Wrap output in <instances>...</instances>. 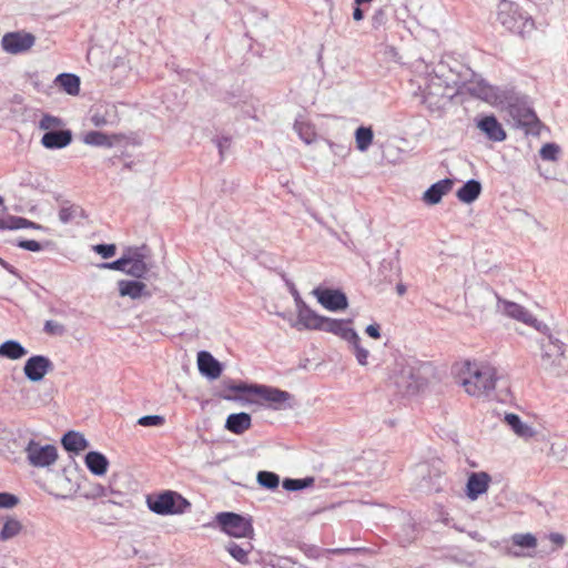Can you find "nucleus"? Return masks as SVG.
Segmentation results:
<instances>
[{"label": "nucleus", "mask_w": 568, "mask_h": 568, "mask_svg": "<svg viewBox=\"0 0 568 568\" xmlns=\"http://www.w3.org/2000/svg\"><path fill=\"white\" fill-rule=\"evenodd\" d=\"M549 540L551 542H554L558 548H561L564 545H565V537L564 535L559 534V532H551L549 534L548 536Z\"/></svg>", "instance_id": "6e6d98bb"}, {"label": "nucleus", "mask_w": 568, "mask_h": 568, "mask_svg": "<svg viewBox=\"0 0 568 568\" xmlns=\"http://www.w3.org/2000/svg\"><path fill=\"white\" fill-rule=\"evenodd\" d=\"M64 121L52 114H43L38 122V128L44 131L41 145L48 150H60L69 146L73 140L72 131L65 129Z\"/></svg>", "instance_id": "20e7f679"}, {"label": "nucleus", "mask_w": 568, "mask_h": 568, "mask_svg": "<svg viewBox=\"0 0 568 568\" xmlns=\"http://www.w3.org/2000/svg\"><path fill=\"white\" fill-rule=\"evenodd\" d=\"M53 368V363L48 356L32 355L24 363L23 374L28 381L39 383L51 373Z\"/></svg>", "instance_id": "4468645a"}, {"label": "nucleus", "mask_w": 568, "mask_h": 568, "mask_svg": "<svg viewBox=\"0 0 568 568\" xmlns=\"http://www.w3.org/2000/svg\"><path fill=\"white\" fill-rule=\"evenodd\" d=\"M18 504V498L8 493H0V508H12Z\"/></svg>", "instance_id": "09e8293b"}, {"label": "nucleus", "mask_w": 568, "mask_h": 568, "mask_svg": "<svg viewBox=\"0 0 568 568\" xmlns=\"http://www.w3.org/2000/svg\"><path fill=\"white\" fill-rule=\"evenodd\" d=\"M30 225H32V221L21 216H8L3 219V230L29 229Z\"/></svg>", "instance_id": "ea45409f"}, {"label": "nucleus", "mask_w": 568, "mask_h": 568, "mask_svg": "<svg viewBox=\"0 0 568 568\" xmlns=\"http://www.w3.org/2000/svg\"><path fill=\"white\" fill-rule=\"evenodd\" d=\"M61 443L65 450L74 453L82 452L89 446V443L84 436L77 432H68L64 434Z\"/></svg>", "instance_id": "7c9ffc66"}, {"label": "nucleus", "mask_w": 568, "mask_h": 568, "mask_svg": "<svg viewBox=\"0 0 568 568\" xmlns=\"http://www.w3.org/2000/svg\"><path fill=\"white\" fill-rule=\"evenodd\" d=\"M455 373L465 392L474 397L488 396L496 387L497 369L487 363L464 361Z\"/></svg>", "instance_id": "f03ea898"}, {"label": "nucleus", "mask_w": 568, "mask_h": 568, "mask_svg": "<svg viewBox=\"0 0 568 568\" xmlns=\"http://www.w3.org/2000/svg\"><path fill=\"white\" fill-rule=\"evenodd\" d=\"M384 20H385V12L382 9H379L375 12V14L373 17V26L375 28H377L378 26L384 23Z\"/></svg>", "instance_id": "13d9d810"}, {"label": "nucleus", "mask_w": 568, "mask_h": 568, "mask_svg": "<svg viewBox=\"0 0 568 568\" xmlns=\"http://www.w3.org/2000/svg\"><path fill=\"white\" fill-rule=\"evenodd\" d=\"M496 20L508 32L526 38L535 30V21L519 3L499 0L496 6Z\"/></svg>", "instance_id": "7ed1b4c3"}, {"label": "nucleus", "mask_w": 568, "mask_h": 568, "mask_svg": "<svg viewBox=\"0 0 568 568\" xmlns=\"http://www.w3.org/2000/svg\"><path fill=\"white\" fill-rule=\"evenodd\" d=\"M509 114L517 126L531 129L538 123V118L535 112L526 105L511 104Z\"/></svg>", "instance_id": "5701e85b"}, {"label": "nucleus", "mask_w": 568, "mask_h": 568, "mask_svg": "<svg viewBox=\"0 0 568 568\" xmlns=\"http://www.w3.org/2000/svg\"><path fill=\"white\" fill-rule=\"evenodd\" d=\"M467 91L471 95L488 103H494L498 98L496 89L486 83L484 80L469 82L467 85Z\"/></svg>", "instance_id": "393cba45"}, {"label": "nucleus", "mask_w": 568, "mask_h": 568, "mask_svg": "<svg viewBox=\"0 0 568 568\" xmlns=\"http://www.w3.org/2000/svg\"><path fill=\"white\" fill-rule=\"evenodd\" d=\"M392 378L394 385L404 395H415L426 385L425 378L422 376L419 369L410 365L402 366Z\"/></svg>", "instance_id": "9d476101"}, {"label": "nucleus", "mask_w": 568, "mask_h": 568, "mask_svg": "<svg viewBox=\"0 0 568 568\" xmlns=\"http://www.w3.org/2000/svg\"><path fill=\"white\" fill-rule=\"evenodd\" d=\"M126 263L125 274L132 277L143 278L150 271V266L146 263V255L141 247H129L126 250Z\"/></svg>", "instance_id": "2eb2a0df"}, {"label": "nucleus", "mask_w": 568, "mask_h": 568, "mask_svg": "<svg viewBox=\"0 0 568 568\" xmlns=\"http://www.w3.org/2000/svg\"><path fill=\"white\" fill-rule=\"evenodd\" d=\"M477 128L490 141L503 142L507 138L506 131L494 115H486L479 119L477 121Z\"/></svg>", "instance_id": "a211bd4d"}, {"label": "nucleus", "mask_w": 568, "mask_h": 568, "mask_svg": "<svg viewBox=\"0 0 568 568\" xmlns=\"http://www.w3.org/2000/svg\"><path fill=\"white\" fill-rule=\"evenodd\" d=\"M514 546L527 549H535L537 547V538L530 534H515L511 537Z\"/></svg>", "instance_id": "4c0bfd02"}, {"label": "nucleus", "mask_w": 568, "mask_h": 568, "mask_svg": "<svg viewBox=\"0 0 568 568\" xmlns=\"http://www.w3.org/2000/svg\"><path fill=\"white\" fill-rule=\"evenodd\" d=\"M348 347L351 352L354 354L356 362L359 366H367L368 365V357H369V351L362 345V339L357 333H355L349 339H348Z\"/></svg>", "instance_id": "2f4dec72"}, {"label": "nucleus", "mask_w": 568, "mask_h": 568, "mask_svg": "<svg viewBox=\"0 0 568 568\" xmlns=\"http://www.w3.org/2000/svg\"><path fill=\"white\" fill-rule=\"evenodd\" d=\"M29 229L40 230V231H45L47 230L43 225L34 223V222H32V225H30Z\"/></svg>", "instance_id": "774afa93"}, {"label": "nucleus", "mask_w": 568, "mask_h": 568, "mask_svg": "<svg viewBox=\"0 0 568 568\" xmlns=\"http://www.w3.org/2000/svg\"><path fill=\"white\" fill-rule=\"evenodd\" d=\"M351 322V320H337L325 316L320 331L332 333L345 342H348L356 333V331L348 326Z\"/></svg>", "instance_id": "4be33fe9"}, {"label": "nucleus", "mask_w": 568, "mask_h": 568, "mask_svg": "<svg viewBox=\"0 0 568 568\" xmlns=\"http://www.w3.org/2000/svg\"><path fill=\"white\" fill-rule=\"evenodd\" d=\"M365 332L372 338L377 339L381 337V327L378 324H371L366 326Z\"/></svg>", "instance_id": "864d4df0"}, {"label": "nucleus", "mask_w": 568, "mask_h": 568, "mask_svg": "<svg viewBox=\"0 0 568 568\" xmlns=\"http://www.w3.org/2000/svg\"><path fill=\"white\" fill-rule=\"evenodd\" d=\"M253 394L266 402L268 406L276 410L291 408L292 395L272 386L254 384Z\"/></svg>", "instance_id": "9b49d317"}, {"label": "nucleus", "mask_w": 568, "mask_h": 568, "mask_svg": "<svg viewBox=\"0 0 568 568\" xmlns=\"http://www.w3.org/2000/svg\"><path fill=\"white\" fill-rule=\"evenodd\" d=\"M300 304V310L296 311V322L292 326L297 329L320 331L325 316L313 311L305 302Z\"/></svg>", "instance_id": "dca6fc26"}, {"label": "nucleus", "mask_w": 568, "mask_h": 568, "mask_svg": "<svg viewBox=\"0 0 568 568\" xmlns=\"http://www.w3.org/2000/svg\"><path fill=\"white\" fill-rule=\"evenodd\" d=\"M508 554L513 557H524L526 556L525 554H523L521 551H518V550H513V549H509L508 550Z\"/></svg>", "instance_id": "0e129e2a"}, {"label": "nucleus", "mask_w": 568, "mask_h": 568, "mask_svg": "<svg viewBox=\"0 0 568 568\" xmlns=\"http://www.w3.org/2000/svg\"><path fill=\"white\" fill-rule=\"evenodd\" d=\"M84 463L88 469L97 476H103L108 471L109 460L99 452L88 453L85 455Z\"/></svg>", "instance_id": "a878e982"}, {"label": "nucleus", "mask_w": 568, "mask_h": 568, "mask_svg": "<svg viewBox=\"0 0 568 568\" xmlns=\"http://www.w3.org/2000/svg\"><path fill=\"white\" fill-rule=\"evenodd\" d=\"M253 387H254V385H247L245 383H240V384L231 386L230 389L237 392V393L253 394V389H252Z\"/></svg>", "instance_id": "5fc2aeb1"}, {"label": "nucleus", "mask_w": 568, "mask_h": 568, "mask_svg": "<svg viewBox=\"0 0 568 568\" xmlns=\"http://www.w3.org/2000/svg\"><path fill=\"white\" fill-rule=\"evenodd\" d=\"M44 331L50 334L62 333V326L53 321H47L44 324Z\"/></svg>", "instance_id": "603ef678"}, {"label": "nucleus", "mask_w": 568, "mask_h": 568, "mask_svg": "<svg viewBox=\"0 0 568 568\" xmlns=\"http://www.w3.org/2000/svg\"><path fill=\"white\" fill-rule=\"evenodd\" d=\"M92 122L97 126L105 124V120L102 116H100V115H93L92 116Z\"/></svg>", "instance_id": "680f3d73"}, {"label": "nucleus", "mask_w": 568, "mask_h": 568, "mask_svg": "<svg viewBox=\"0 0 568 568\" xmlns=\"http://www.w3.org/2000/svg\"><path fill=\"white\" fill-rule=\"evenodd\" d=\"M17 246L30 252H40L44 248V245L34 240H21L17 243Z\"/></svg>", "instance_id": "de8ad7c7"}, {"label": "nucleus", "mask_w": 568, "mask_h": 568, "mask_svg": "<svg viewBox=\"0 0 568 568\" xmlns=\"http://www.w3.org/2000/svg\"><path fill=\"white\" fill-rule=\"evenodd\" d=\"M197 368L203 376L211 381L217 379L223 371L221 363L206 351L197 353Z\"/></svg>", "instance_id": "6ab92c4d"}, {"label": "nucleus", "mask_w": 568, "mask_h": 568, "mask_svg": "<svg viewBox=\"0 0 568 568\" xmlns=\"http://www.w3.org/2000/svg\"><path fill=\"white\" fill-rule=\"evenodd\" d=\"M540 366L548 373L556 376L568 375V356L565 345L557 338L549 335L541 342Z\"/></svg>", "instance_id": "39448f33"}, {"label": "nucleus", "mask_w": 568, "mask_h": 568, "mask_svg": "<svg viewBox=\"0 0 568 568\" xmlns=\"http://www.w3.org/2000/svg\"><path fill=\"white\" fill-rule=\"evenodd\" d=\"M252 425V419L247 413L231 414L226 418L225 428L233 434H243Z\"/></svg>", "instance_id": "bb28decb"}, {"label": "nucleus", "mask_w": 568, "mask_h": 568, "mask_svg": "<svg viewBox=\"0 0 568 568\" xmlns=\"http://www.w3.org/2000/svg\"><path fill=\"white\" fill-rule=\"evenodd\" d=\"M59 84L68 94L78 95L80 92V78L71 73H62L55 78Z\"/></svg>", "instance_id": "f704fd0d"}, {"label": "nucleus", "mask_w": 568, "mask_h": 568, "mask_svg": "<svg viewBox=\"0 0 568 568\" xmlns=\"http://www.w3.org/2000/svg\"><path fill=\"white\" fill-rule=\"evenodd\" d=\"M257 480L260 485L270 489L276 488L280 483L278 476L270 471H260L257 475Z\"/></svg>", "instance_id": "79ce46f5"}, {"label": "nucleus", "mask_w": 568, "mask_h": 568, "mask_svg": "<svg viewBox=\"0 0 568 568\" xmlns=\"http://www.w3.org/2000/svg\"><path fill=\"white\" fill-rule=\"evenodd\" d=\"M146 505L156 515H181L191 508V503L173 490H165L155 496H148Z\"/></svg>", "instance_id": "423d86ee"}, {"label": "nucleus", "mask_w": 568, "mask_h": 568, "mask_svg": "<svg viewBox=\"0 0 568 568\" xmlns=\"http://www.w3.org/2000/svg\"><path fill=\"white\" fill-rule=\"evenodd\" d=\"M119 294L122 297H130L131 300H140L142 297H150L151 292L148 290L145 283L134 280H121L118 282Z\"/></svg>", "instance_id": "412c9836"}, {"label": "nucleus", "mask_w": 568, "mask_h": 568, "mask_svg": "<svg viewBox=\"0 0 568 568\" xmlns=\"http://www.w3.org/2000/svg\"><path fill=\"white\" fill-rule=\"evenodd\" d=\"M126 264L128 263H126V251H125L123 253L122 257H120L119 260L113 261V262L103 263V264H101V267L108 268V270L121 271V272L125 273Z\"/></svg>", "instance_id": "a18cd8bd"}, {"label": "nucleus", "mask_w": 568, "mask_h": 568, "mask_svg": "<svg viewBox=\"0 0 568 568\" xmlns=\"http://www.w3.org/2000/svg\"><path fill=\"white\" fill-rule=\"evenodd\" d=\"M108 495V489L101 485H95L91 488L90 491L85 494L87 498H98L105 497Z\"/></svg>", "instance_id": "8fccbe9b"}, {"label": "nucleus", "mask_w": 568, "mask_h": 568, "mask_svg": "<svg viewBox=\"0 0 568 568\" xmlns=\"http://www.w3.org/2000/svg\"><path fill=\"white\" fill-rule=\"evenodd\" d=\"M374 133L369 126H359L355 131L356 148L361 152H366L373 143Z\"/></svg>", "instance_id": "c9c22d12"}, {"label": "nucleus", "mask_w": 568, "mask_h": 568, "mask_svg": "<svg viewBox=\"0 0 568 568\" xmlns=\"http://www.w3.org/2000/svg\"><path fill=\"white\" fill-rule=\"evenodd\" d=\"M93 251L103 258H110L115 254L116 247L114 244H98L93 246Z\"/></svg>", "instance_id": "49530a36"}, {"label": "nucleus", "mask_w": 568, "mask_h": 568, "mask_svg": "<svg viewBox=\"0 0 568 568\" xmlns=\"http://www.w3.org/2000/svg\"><path fill=\"white\" fill-rule=\"evenodd\" d=\"M82 141L84 144L92 146L112 148L114 145V136L108 135L100 131L87 132L83 135Z\"/></svg>", "instance_id": "72a5a7b5"}, {"label": "nucleus", "mask_w": 568, "mask_h": 568, "mask_svg": "<svg viewBox=\"0 0 568 568\" xmlns=\"http://www.w3.org/2000/svg\"><path fill=\"white\" fill-rule=\"evenodd\" d=\"M312 483H313L312 478H307V479H285L283 481V487L286 490L296 491V490H300V489H303V488L310 486Z\"/></svg>", "instance_id": "37998d69"}, {"label": "nucleus", "mask_w": 568, "mask_h": 568, "mask_svg": "<svg viewBox=\"0 0 568 568\" xmlns=\"http://www.w3.org/2000/svg\"><path fill=\"white\" fill-rule=\"evenodd\" d=\"M82 210L77 205L62 206L59 211V220L63 223H70L78 216H81Z\"/></svg>", "instance_id": "58836bf2"}, {"label": "nucleus", "mask_w": 568, "mask_h": 568, "mask_svg": "<svg viewBox=\"0 0 568 568\" xmlns=\"http://www.w3.org/2000/svg\"><path fill=\"white\" fill-rule=\"evenodd\" d=\"M28 354V349L16 339H8L0 344V357L19 361Z\"/></svg>", "instance_id": "cd10ccee"}, {"label": "nucleus", "mask_w": 568, "mask_h": 568, "mask_svg": "<svg viewBox=\"0 0 568 568\" xmlns=\"http://www.w3.org/2000/svg\"><path fill=\"white\" fill-rule=\"evenodd\" d=\"M312 295L329 312H339L348 307L347 296L341 290L315 287Z\"/></svg>", "instance_id": "ddd939ff"}, {"label": "nucleus", "mask_w": 568, "mask_h": 568, "mask_svg": "<svg viewBox=\"0 0 568 568\" xmlns=\"http://www.w3.org/2000/svg\"><path fill=\"white\" fill-rule=\"evenodd\" d=\"M165 423L163 416L160 415H146L138 419V424L144 427H159Z\"/></svg>", "instance_id": "c03bdc74"}, {"label": "nucleus", "mask_w": 568, "mask_h": 568, "mask_svg": "<svg viewBox=\"0 0 568 568\" xmlns=\"http://www.w3.org/2000/svg\"><path fill=\"white\" fill-rule=\"evenodd\" d=\"M453 185L454 182L450 179H444L434 183L424 192V202L429 205L438 204L442 201L443 196L452 190Z\"/></svg>", "instance_id": "b1692460"}, {"label": "nucleus", "mask_w": 568, "mask_h": 568, "mask_svg": "<svg viewBox=\"0 0 568 568\" xmlns=\"http://www.w3.org/2000/svg\"><path fill=\"white\" fill-rule=\"evenodd\" d=\"M504 422L517 437L525 442L531 440L538 435V430L532 426V424L523 420L514 413L506 414Z\"/></svg>", "instance_id": "f3484780"}, {"label": "nucleus", "mask_w": 568, "mask_h": 568, "mask_svg": "<svg viewBox=\"0 0 568 568\" xmlns=\"http://www.w3.org/2000/svg\"><path fill=\"white\" fill-rule=\"evenodd\" d=\"M36 43V37L26 31L6 33L1 39V48L9 54H21L29 51Z\"/></svg>", "instance_id": "f8f14e48"}, {"label": "nucleus", "mask_w": 568, "mask_h": 568, "mask_svg": "<svg viewBox=\"0 0 568 568\" xmlns=\"http://www.w3.org/2000/svg\"><path fill=\"white\" fill-rule=\"evenodd\" d=\"M490 476L485 471L471 473L466 485V495L470 500H476L488 490Z\"/></svg>", "instance_id": "aec40b11"}, {"label": "nucleus", "mask_w": 568, "mask_h": 568, "mask_svg": "<svg viewBox=\"0 0 568 568\" xmlns=\"http://www.w3.org/2000/svg\"><path fill=\"white\" fill-rule=\"evenodd\" d=\"M327 145L329 148V150L336 154V155H341V156H344L347 154L348 152V148L343 145V144H338V143H335L333 141H329L327 140Z\"/></svg>", "instance_id": "3c124183"}, {"label": "nucleus", "mask_w": 568, "mask_h": 568, "mask_svg": "<svg viewBox=\"0 0 568 568\" xmlns=\"http://www.w3.org/2000/svg\"><path fill=\"white\" fill-rule=\"evenodd\" d=\"M230 144H231V141L229 138H221L216 141V146L219 149L221 156L224 155V152H225V150H227Z\"/></svg>", "instance_id": "4d7b16f0"}, {"label": "nucleus", "mask_w": 568, "mask_h": 568, "mask_svg": "<svg viewBox=\"0 0 568 568\" xmlns=\"http://www.w3.org/2000/svg\"><path fill=\"white\" fill-rule=\"evenodd\" d=\"M469 536L478 541H484V538L477 531L469 532Z\"/></svg>", "instance_id": "69168bd1"}, {"label": "nucleus", "mask_w": 568, "mask_h": 568, "mask_svg": "<svg viewBox=\"0 0 568 568\" xmlns=\"http://www.w3.org/2000/svg\"><path fill=\"white\" fill-rule=\"evenodd\" d=\"M361 6H356L354 11H353V19L355 21H362L363 18H364V13H363V10L359 8Z\"/></svg>", "instance_id": "bf43d9fd"}, {"label": "nucleus", "mask_w": 568, "mask_h": 568, "mask_svg": "<svg viewBox=\"0 0 568 568\" xmlns=\"http://www.w3.org/2000/svg\"><path fill=\"white\" fill-rule=\"evenodd\" d=\"M294 301H295L296 311H297V310H300V306H301L300 303L304 302L297 292L294 293Z\"/></svg>", "instance_id": "e2e57ef3"}, {"label": "nucleus", "mask_w": 568, "mask_h": 568, "mask_svg": "<svg viewBox=\"0 0 568 568\" xmlns=\"http://www.w3.org/2000/svg\"><path fill=\"white\" fill-rule=\"evenodd\" d=\"M22 530V524L16 518H7L3 524L2 529L0 530V539L2 541H7L20 534Z\"/></svg>", "instance_id": "e433bc0d"}, {"label": "nucleus", "mask_w": 568, "mask_h": 568, "mask_svg": "<svg viewBox=\"0 0 568 568\" xmlns=\"http://www.w3.org/2000/svg\"><path fill=\"white\" fill-rule=\"evenodd\" d=\"M215 520L231 537L251 538L254 532L251 519L235 513H219Z\"/></svg>", "instance_id": "6e6552de"}, {"label": "nucleus", "mask_w": 568, "mask_h": 568, "mask_svg": "<svg viewBox=\"0 0 568 568\" xmlns=\"http://www.w3.org/2000/svg\"><path fill=\"white\" fill-rule=\"evenodd\" d=\"M225 549L236 561L245 565L248 562V555L252 551L253 546L250 541L241 545L230 541L225 545Z\"/></svg>", "instance_id": "473e14b6"}, {"label": "nucleus", "mask_w": 568, "mask_h": 568, "mask_svg": "<svg viewBox=\"0 0 568 568\" xmlns=\"http://www.w3.org/2000/svg\"><path fill=\"white\" fill-rule=\"evenodd\" d=\"M415 81L423 97V102L430 111L439 110L446 100L455 94V89L449 85L444 77L424 61L415 63Z\"/></svg>", "instance_id": "f257e3e1"}, {"label": "nucleus", "mask_w": 568, "mask_h": 568, "mask_svg": "<svg viewBox=\"0 0 568 568\" xmlns=\"http://www.w3.org/2000/svg\"><path fill=\"white\" fill-rule=\"evenodd\" d=\"M294 130L298 134L300 139L306 144H311L316 141L317 133L315 126L306 118L300 115L295 120Z\"/></svg>", "instance_id": "c85d7f7f"}, {"label": "nucleus", "mask_w": 568, "mask_h": 568, "mask_svg": "<svg viewBox=\"0 0 568 568\" xmlns=\"http://www.w3.org/2000/svg\"><path fill=\"white\" fill-rule=\"evenodd\" d=\"M294 565H295L294 562H291L287 559H284L283 565H281L280 568H293Z\"/></svg>", "instance_id": "338daca9"}, {"label": "nucleus", "mask_w": 568, "mask_h": 568, "mask_svg": "<svg viewBox=\"0 0 568 568\" xmlns=\"http://www.w3.org/2000/svg\"><path fill=\"white\" fill-rule=\"evenodd\" d=\"M481 192V184L476 180L467 181L456 193L457 199L466 204L473 203Z\"/></svg>", "instance_id": "c756f323"}, {"label": "nucleus", "mask_w": 568, "mask_h": 568, "mask_svg": "<svg viewBox=\"0 0 568 568\" xmlns=\"http://www.w3.org/2000/svg\"><path fill=\"white\" fill-rule=\"evenodd\" d=\"M24 453L28 463L37 468L50 467L58 459V449L54 445L41 444L34 439L28 442Z\"/></svg>", "instance_id": "1a4fd4ad"}, {"label": "nucleus", "mask_w": 568, "mask_h": 568, "mask_svg": "<svg viewBox=\"0 0 568 568\" xmlns=\"http://www.w3.org/2000/svg\"><path fill=\"white\" fill-rule=\"evenodd\" d=\"M560 148L556 143H546L541 146L539 154L545 161H557Z\"/></svg>", "instance_id": "a19ab883"}, {"label": "nucleus", "mask_w": 568, "mask_h": 568, "mask_svg": "<svg viewBox=\"0 0 568 568\" xmlns=\"http://www.w3.org/2000/svg\"><path fill=\"white\" fill-rule=\"evenodd\" d=\"M495 296L497 298V305H496L497 312L501 313L503 315H505L507 317H510V318L521 322L526 325H529L538 332H541L544 334L548 333L549 327L545 323L538 321L524 306H521L520 304H517L515 302L501 298L496 294H495Z\"/></svg>", "instance_id": "0eeeda50"}, {"label": "nucleus", "mask_w": 568, "mask_h": 568, "mask_svg": "<svg viewBox=\"0 0 568 568\" xmlns=\"http://www.w3.org/2000/svg\"><path fill=\"white\" fill-rule=\"evenodd\" d=\"M0 265H1L4 270H7L8 272H10V273H12V274H16V270H14V267H13L12 265H10L9 263H7V262H6L4 260H2L1 257H0Z\"/></svg>", "instance_id": "052dcab7"}]
</instances>
